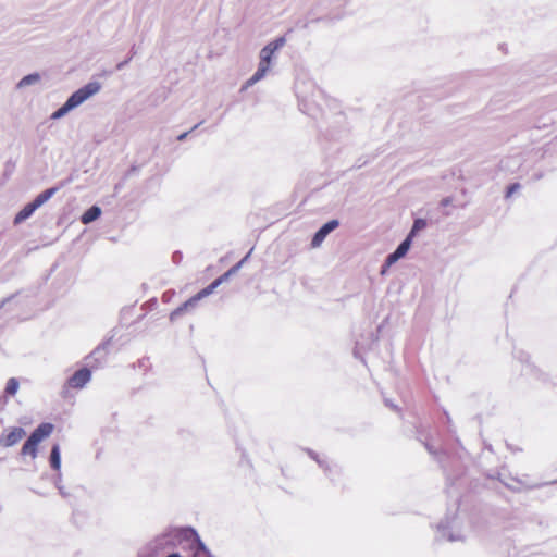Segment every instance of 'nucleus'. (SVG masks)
<instances>
[{
	"instance_id": "28",
	"label": "nucleus",
	"mask_w": 557,
	"mask_h": 557,
	"mask_svg": "<svg viewBox=\"0 0 557 557\" xmlns=\"http://www.w3.org/2000/svg\"><path fill=\"white\" fill-rule=\"evenodd\" d=\"M202 124V121L199 122L198 124H196L191 129H189L188 132H185V133H182L181 135L177 136V140L180 141H183L187 138V136L189 134H191L195 129H197L200 125Z\"/></svg>"
},
{
	"instance_id": "26",
	"label": "nucleus",
	"mask_w": 557,
	"mask_h": 557,
	"mask_svg": "<svg viewBox=\"0 0 557 557\" xmlns=\"http://www.w3.org/2000/svg\"><path fill=\"white\" fill-rule=\"evenodd\" d=\"M55 484V487L58 488L59 493L63 496V497H67L69 496V493L65 491L64 486L61 485V473L58 474L57 476V480L54 482Z\"/></svg>"
},
{
	"instance_id": "22",
	"label": "nucleus",
	"mask_w": 557,
	"mask_h": 557,
	"mask_svg": "<svg viewBox=\"0 0 557 557\" xmlns=\"http://www.w3.org/2000/svg\"><path fill=\"white\" fill-rule=\"evenodd\" d=\"M319 465L320 468L323 469L324 473L326 476H329L330 479H332V475H333V471H334V468L326 459L324 458H321L320 460H318L317 462Z\"/></svg>"
},
{
	"instance_id": "14",
	"label": "nucleus",
	"mask_w": 557,
	"mask_h": 557,
	"mask_svg": "<svg viewBox=\"0 0 557 557\" xmlns=\"http://www.w3.org/2000/svg\"><path fill=\"white\" fill-rule=\"evenodd\" d=\"M200 299L197 295L190 297L187 301H185L182 306H180L177 309H175L171 315L170 319L174 320L177 315H181L185 310H188L189 308H194Z\"/></svg>"
},
{
	"instance_id": "11",
	"label": "nucleus",
	"mask_w": 557,
	"mask_h": 557,
	"mask_svg": "<svg viewBox=\"0 0 557 557\" xmlns=\"http://www.w3.org/2000/svg\"><path fill=\"white\" fill-rule=\"evenodd\" d=\"M37 209H38V206H37V203L34 202V200L32 202H28L15 215L14 224H20V223L24 222L25 220L30 218Z\"/></svg>"
},
{
	"instance_id": "30",
	"label": "nucleus",
	"mask_w": 557,
	"mask_h": 557,
	"mask_svg": "<svg viewBox=\"0 0 557 557\" xmlns=\"http://www.w3.org/2000/svg\"><path fill=\"white\" fill-rule=\"evenodd\" d=\"M259 81L257 78H255L253 76H251L248 81H246V83L244 84L243 88L242 89H247L251 86H253L256 83H258Z\"/></svg>"
},
{
	"instance_id": "35",
	"label": "nucleus",
	"mask_w": 557,
	"mask_h": 557,
	"mask_svg": "<svg viewBox=\"0 0 557 557\" xmlns=\"http://www.w3.org/2000/svg\"><path fill=\"white\" fill-rule=\"evenodd\" d=\"M453 202V198L451 197H445L441 200V206L442 207H447L449 205H451Z\"/></svg>"
},
{
	"instance_id": "33",
	"label": "nucleus",
	"mask_w": 557,
	"mask_h": 557,
	"mask_svg": "<svg viewBox=\"0 0 557 557\" xmlns=\"http://www.w3.org/2000/svg\"><path fill=\"white\" fill-rule=\"evenodd\" d=\"M252 252V249H250V251L240 260L238 261L235 265H239V270L243 268V265L247 262V260L249 259L250 255Z\"/></svg>"
},
{
	"instance_id": "27",
	"label": "nucleus",
	"mask_w": 557,
	"mask_h": 557,
	"mask_svg": "<svg viewBox=\"0 0 557 557\" xmlns=\"http://www.w3.org/2000/svg\"><path fill=\"white\" fill-rule=\"evenodd\" d=\"M521 188V185L519 183H512L507 187L506 197L512 196L516 191H518Z\"/></svg>"
},
{
	"instance_id": "40",
	"label": "nucleus",
	"mask_w": 557,
	"mask_h": 557,
	"mask_svg": "<svg viewBox=\"0 0 557 557\" xmlns=\"http://www.w3.org/2000/svg\"><path fill=\"white\" fill-rule=\"evenodd\" d=\"M445 413H446V417H447V421H448V422H450V417H449V414H448L447 412H445Z\"/></svg>"
},
{
	"instance_id": "36",
	"label": "nucleus",
	"mask_w": 557,
	"mask_h": 557,
	"mask_svg": "<svg viewBox=\"0 0 557 557\" xmlns=\"http://www.w3.org/2000/svg\"><path fill=\"white\" fill-rule=\"evenodd\" d=\"M181 258H182V255H181V252H180V251H175V252L173 253V260H174L175 262H177Z\"/></svg>"
},
{
	"instance_id": "4",
	"label": "nucleus",
	"mask_w": 557,
	"mask_h": 557,
	"mask_svg": "<svg viewBox=\"0 0 557 557\" xmlns=\"http://www.w3.org/2000/svg\"><path fill=\"white\" fill-rule=\"evenodd\" d=\"M112 337L99 344L86 358L87 366L91 369L102 368L109 355V346Z\"/></svg>"
},
{
	"instance_id": "31",
	"label": "nucleus",
	"mask_w": 557,
	"mask_h": 557,
	"mask_svg": "<svg viewBox=\"0 0 557 557\" xmlns=\"http://www.w3.org/2000/svg\"><path fill=\"white\" fill-rule=\"evenodd\" d=\"M259 81L257 78H255L253 76H251L248 81H246V83L244 84L243 88L242 89H247L251 86H253L256 83H258Z\"/></svg>"
},
{
	"instance_id": "42",
	"label": "nucleus",
	"mask_w": 557,
	"mask_h": 557,
	"mask_svg": "<svg viewBox=\"0 0 557 557\" xmlns=\"http://www.w3.org/2000/svg\"><path fill=\"white\" fill-rule=\"evenodd\" d=\"M556 483H557V480H556Z\"/></svg>"
},
{
	"instance_id": "5",
	"label": "nucleus",
	"mask_w": 557,
	"mask_h": 557,
	"mask_svg": "<svg viewBox=\"0 0 557 557\" xmlns=\"http://www.w3.org/2000/svg\"><path fill=\"white\" fill-rule=\"evenodd\" d=\"M286 39L284 36L277 37L273 41L267 44L260 51V62L259 64L264 65L270 69L272 58L274 53L284 47Z\"/></svg>"
},
{
	"instance_id": "7",
	"label": "nucleus",
	"mask_w": 557,
	"mask_h": 557,
	"mask_svg": "<svg viewBox=\"0 0 557 557\" xmlns=\"http://www.w3.org/2000/svg\"><path fill=\"white\" fill-rule=\"evenodd\" d=\"M339 225L338 220L333 219L324 223L313 235L311 239V246L312 247H319L325 237L333 232L335 228H337Z\"/></svg>"
},
{
	"instance_id": "41",
	"label": "nucleus",
	"mask_w": 557,
	"mask_h": 557,
	"mask_svg": "<svg viewBox=\"0 0 557 557\" xmlns=\"http://www.w3.org/2000/svg\"><path fill=\"white\" fill-rule=\"evenodd\" d=\"M209 557H213V556L211 555V556H209Z\"/></svg>"
},
{
	"instance_id": "37",
	"label": "nucleus",
	"mask_w": 557,
	"mask_h": 557,
	"mask_svg": "<svg viewBox=\"0 0 557 557\" xmlns=\"http://www.w3.org/2000/svg\"><path fill=\"white\" fill-rule=\"evenodd\" d=\"M10 300H11V297L4 298V299L1 301V304H0V308L4 307V305H5L7 302H9Z\"/></svg>"
},
{
	"instance_id": "12",
	"label": "nucleus",
	"mask_w": 557,
	"mask_h": 557,
	"mask_svg": "<svg viewBox=\"0 0 557 557\" xmlns=\"http://www.w3.org/2000/svg\"><path fill=\"white\" fill-rule=\"evenodd\" d=\"M491 478L497 479L504 486H506L510 491H513V492L520 491V487H519L520 482L518 480H516L515 478L506 475L502 472H497L496 475H491Z\"/></svg>"
},
{
	"instance_id": "15",
	"label": "nucleus",
	"mask_w": 557,
	"mask_h": 557,
	"mask_svg": "<svg viewBox=\"0 0 557 557\" xmlns=\"http://www.w3.org/2000/svg\"><path fill=\"white\" fill-rule=\"evenodd\" d=\"M50 466L53 470L61 469V450L59 444H53L50 451Z\"/></svg>"
},
{
	"instance_id": "6",
	"label": "nucleus",
	"mask_w": 557,
	"mask_h": 557,
	"mask_svg": "<svg viewBox=\"0 0 557 557\" xmlns=\"http://www.w3.org/2000/svg\"><path fill=\"white\" fill-rule=\"evenodd\" d=\"M91 368L88 366L75 371L69 379L67 385L75 389L84 388L91 380Z\"/></svg>"
},
{
	"instance_id": "23",
	"label": "nucleus",
	"mask_w": 557,
	"mask_h": 557,
	"mask_svg": "<svg viewBox=\"0 0 557 557\" xmlns=\"http://www.w3.org/2000/svg\"><path fill=\"white\" fill-rule=\"evenodd\" d=\"M539 553L531 547L520 548L512 557H537Z\"/></svg>"
},
{
	"instance_id": "17",
	"label": "nucleus",
	"mask_w": 557,
	"mask_h": 557,
	"mask_svg": "<svg viewBox=\"0 0 557 557\" xmlns=\"http://www.w3.org/2000/svg\"><path fill=\"white\" fill-rule=\"evenodd\" d=\"M40 75L39 73H32V74H28V75H25L18 83H17V88H25L27 86H30V85H34V84H37L39 81H40Z\"/></svg>"
},
{
	"instance_id": "2",
	"label": "nucleus",
	"mask_w": 557,
	"mask_h": 557,
	"mask_svg": "<svg viewBox=\"0 0 557 557\" xmlns=\"http://www.w3.org/2000/svg\"><path fill=\"white\" fill-rule=\"evenodd\" d=\"M54 425L50 422L40 423L28 436L25 443L22 446L21 455L30 456L33 459L37 457L38 453V444L50 436L53 432Z\"/></svg>"
},
{
	"instance_id": "25",
	"label": "nucleus",
	"mask_w": 557,
	"mask_h": 557,
	"mask_svg": "<svg viewBox=\"0 0 557 557\" xmlns=\"http://www.w3.org/2000/svg\"><path fill=\"white\" fill-rule=\"evenodd\" d=\"M269 70H270L269 67L259 64L257 71L252 74V76L255 78H257L258 81H261L267 75Z\"/></svg>"
},
{
	"instance_id": "38",
	"label": "nucleus",
	"mask_w": 557,
	"mask_h": 557,
	"mask_svg": "<svg viewBox=\"0 0 557 557\" xmlns=\"http://www.w3.org/2000/svg\"><path fill=\"white\" fill-rule=\"evenodd\" d=\"M388 268L389 267H385V262H384L382 265V269H381V274H385Z\"/></svg>"
},
{
	"instance_id": "34",
	"label": "nucleus",
	"mask_w": 557,
	"mask_h": 557,
	"mask_svg": "<svg viewBox=\"0 0 557 557\" xmlns=\"http://www.w3.org/2000/svg\"><path fill=\"white\" fill-rule=\"evenodd\" d=\"M424 446L429 454H431L432 456H437V451L434 449L432 445H430L429 443H424Z\"/></svg>"
},
{
	"instance_id": "13",
	"label": "nucleus",
	"mask_w": 557,
	"mask_h": 557,
	"mask_svg": "<svg viewBox=\"0 0 557 557\" xmlns=\"http://www.w3.org/2000/svg\"><path fill=\"white\" fill-rule=\"evenodd\" d=\"M101 208L94 205L82 214L81 222L86 225L90 224L101 215Z\"/></svg>"
},
{
	"instance_id": "39",
	"label": "nucleus",
	"mask_w": 557,
	"mask_h": 557,
	"mask_svg": "<svg viewBox=\"0 0 557 557\" xmlns=\"http://www.w3.org/2000/svg\"><path fill=\"white\" fill-rule=\"evenodd\" d=\"M166 557H182L178 553H172Z\"/></svg>"
},
{
	"instance_id": "1",
	"label": "nucleus",
	"mask_w": 557,
	"mask_h": 557,
	"mask_svg": "<svg viewBox=\"0 0 557 557\" xmlns=\"http://www.w3.org/2000/svg\"><path fill=\"white\" fill-rule=\"evenodd\" d=\"M101 89V84L97 81H90L77 90H75L67 99L66 101L58 109L55 110L50 119L51 120H59L66 115L70 111L74 110L78 106H81L83 102L88 100L90 97L98 94Z\"/></svg>"
},
{
	"instance_id": "24",
	"label": "nucleus",
	"mask_w": 557,
	"mask_h": 557,
	"mask_svg": "<svg viewBox=\"0 0 557 557\" xmlns=\"http://www.w3.org/2000/svg\"><path fill=\"white\" fill-rule=\"evenodd\" d=\"M136 54H137V50H136L135 45H133V46H132V48H131V54H129V57H126V59H125V60H123V61L119 62V63L116 64V70H117V71L123 70V69H124V67H125V66L131 62V60L133 59V57H134V55H136Z\"/></svg>"
},
{
	"instance_id": "21",
	"label": "nucleus",
	"mask_w": 557,
	"mask_h": 557,
	"mask_svg": "<svg viewBox=\"0 0 557 557\" xmlns=\"http://www.w3.org/2000/svg\"><path fill=\"white\" fill-rule=\"evenodd\" d=\"M18 387H20V383H18L17 379L11 377L7 382L5 393L13 396L17 393Z\"/></svg>"
},
{
	"instance_id": "18",
	"label": "nucleus",
	"mask_w": 557,
	"mask_h": 557,
	"mask_svg": "<svg viewBox=\"0 0 557 557\" xmlns=\"http://www.w3.org/2000/svg\"><path fill=\"white\" fill-rule=\"evenodd\" d=\"M426 227V221L422 218H418L413 221L412 227L406 237L413 239L418 232Z\"/></svg>"
},
{
	"instance_id": "8",
	"label": "nucleus",
	"mask_w": 557,
	"mask_h": 557,
	"mask_svg": "<svg viewBox=\"0 0 557 557\" xmlns=\"http://www.w3.org/2000/svg\"><path fill=\"white\" fill-rule=\"evenodd\" d=\"M411 244H412V240H410V238L406 237L397 246V248L386 257V259H385V267H392L399 259L405 257L407 255V252L409 251V249L411 247Z\"/></svg>"
},
{
	"instance_id": "10",
	"label": "nucleus",
	"mask_w": 557,
	"mask_h": 557,
	"mask_svg": "<svg viewBox=\"0 0 557 557\" xmlns=\"http://www.w3.org/2000/svg\"><path fill=\"white\" fill-rule=\"evenodd\" d=\"M69 182H71V178L62 181L59 186H53L51 188L44 190L42 193L36 196L34 202L37 203L38 208H40L50 198H52L60 190L61 187L65 186Z\"/></svg>"
},
{
	"instance_id": "29",
	"label": "nucleus",
	"mask_w": 557,
	"mask_h": 557,
	"mask_svg": "<svg viewBox=\"0 0 557 557\" xmlns=\"http://www.w3.org/2000/svg\"><path fill=\"white\" fill-rule=\"evenodd\" d=\"M384 404H385L387 407H389L391 409H393L394 411H396V412H399V411H400L399 407H398L396 404H394V403H393L391 399H388V398H385V399H384Z\"/></svg>"
},
{
	"instance_id": "19",
	"label": "nucleus",
	"mask_w": 557,
	"mask_h": 557,
	"mask_svg": "<svg viewBox=\"0 0 557 557\" xmlns=\"http://www.w3.org/2000/svg\"><path fill=\"white\" fill-rule=\"evenodd\" d=\"M219 286H220V284L216 282V280H214L208 286H206L200 292H198L196 295L201 300L202 298L211 295Z\"/></svg>"
},
{
	"instance_id": "32",
	"label": "nucleus",
	"mask_w": 557,
	"mask_h": 557,
	"mask_svg": "<svg viewBox=\"0 0 557 557\" xmlns=\"http://www.w3.org/2000/svg\"><path fill=\"white\" fill-rule=\"evenodd\" d=\"M306 453H307V454H308V456H309L311 459H313L315 462H318V460H320V459H321V457H320V456H319L314 450H312V449L307 448V449H306Z\"/></svg>"
},
{
	"instance_id": "3",
	"label": "nucleus",
	"mask_w": 557,
	"mask_h": 557,
	"mask_svg": "<svg viewBox=\"0 0 557 557\" xmlns=\"http://www.w3.org/2000/svg\"><path fill=\"white\" fill-rule=\"evenodd\" d=\"M437 539L449 542L462 541L463 535L456 512L447 515L444 520L437 524Z\"/></svg>"
},
{
	"instance_id": "9",
	"label": "nucleus",
	"mask_w": 557,
	"mask_h": 557,
	"mask_svg": "<svg viewBox=\"0 0 557 557\" xmlns=\"http://www.w3.org/2000/svg\"><path fill=\"white\" fill-rule=\"evenodd\" d=\"M25 435L26 432L23 428L15 426L8 434L0 436V446L12 447L17 444Z\"/></svg>"
},
{
	"instance_id": "20",
	"label": "nucleus",
	"mask_w": 557,
	"mask_h": 557,
	"mask_svg": "<svg viewBox=\"0 0 557 557\" xmlns=\"http://www.w3.org/2000/svg\"><path fill=\"white\" fill-rule=\"evenodd\" d=\"M239 271V265H233L225 273H223L221 276H219L216 282L221 285L224 282L228 281L233 275H235Z\"/></svg>"
},
{
	"instance_id": "16",
	"label": "nucleus",
	"mask_w": 557,
	"mask_h": 557,
	"mask_svg": "<svg viewBox=\"0 0 557 557\" xmlns=\"http://www.w3.org/2000/svg\"><path fill=\"white\" fill-rule=\"evenodd\" d=\"M188 531L191 532V534L196 537L197 548L195 550V557H200V555H203L205 557L211 556L212 555L211 552L202 543L198 533L191 528H189Z\"/></svg>"
}]
</instances>
